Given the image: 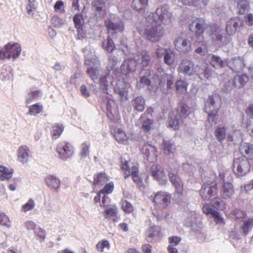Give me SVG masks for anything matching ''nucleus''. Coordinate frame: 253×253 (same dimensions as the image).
Returning <instances> with one entry per match:
<instances>
[{
  "mask_svg": "<svg viewBox=\"0 0 253 253\" xmlns=\"http://www.w3.org/2000/svg\"><path fill=\"white\" fill-rule=\"evenodd\" d=\"M148 25L145 29L144 35L146 39L153 42H159L165 35V29L161 23L153 21Z\"/></svg>",
  "mask_w": 253,
  "mask_h": 253,
  "instance_id": "f257e3e1",
  "label": "nucleus"
},
{
  "mask_svg": "<svg viewBox=\"0 0 253 253\" xmlns=\"http://www.w3.org/2000/svg\"><path fill=\"white\" fill-rule=\"evenodd\" d=\"M188 106L182 105L178 107L174 111H172L169 114V126L174 130H177L179 128V122L188 117L189 114Z\"/></svg>",
  "mask_w": 253,
  "mask_h": 253,
  "instance_id": "f03ea898",
  "label": "nucleus"
},
{
  "mask_svg": "<svg viewBox=\"0 0 253 253\" xmlns=\"http://www.w3.org/2000/svg\"><path fill=\"white\" fill-rule=\"evenodd\" d=\"M172 14L169 11L168 6L164 5L158 8L155 13H152L148 16V21H153L157 23L166 24L170 22Z\"/></svg>",
  "mask_w": 253,
  "mask_h": 253,
  "instance_id": "7ed1b4c3",
  "label": "nucleus"
},
{
  "mask_svg": "<svg viewBox=\"0 0 253 253\" xmlns=\"http://www.w3.org/2000/svg\"><path fill=\"white\" fill-rule=\"evenodd\" d=\"M221 103V99L217 94L210 95L205 101L204 111L208 114V119L210 120L217 116Z\"/></svg>",
  "mask_w": 253,
  "mask_h": 253,
  "instance_id": "20e7f679",
  "label": "nucleus"
},
{
  "mask_svg": "<svg viewBox=\"0 0 253 253\" xmlns=\"http://www.w3.org/2000/svg\"><path fill=\"white\" fill-rule=\"evenodd\" d=\"M21 47L18 43L8 42L2 49L0 48V59H16L20 54Z\"/></svg>",
  "mask_w": 253,
  "mask_h": 253,
  "instance_id": "39448f33",
  "label": "nucleus"
},
{
  "mask_svg": "<svg viewBox=\"0 0 253 253\" xmlns=\"http://www.w3.org/2000/svg\"><path fill=\"white\" fill-rule=\"evenodd\" d=\"M250 164L249 160L244 157H240L234 160L233 170L239 176H242L250 170Z\"/></svg>",
  "mask_w": 253,
  "mask_h": 253,
  "instance_id": "423d86ee",
  "label": "nucleus"
},
{
  "mask_svg": "<svg viewBox=\"0 0 253 253\" xmlns=\"http://www.w3.org/2000/svg\"><path fill=\"white\" fill-rule=\"evenodd\" d=\"M171 195L166 192L159 191L154 194L153 202L158 210L166 209L170 203Z\"/></svg>",
  "mask_w": 253,
  "mask_h": 253,
  "instance_id": "0eeeda50",
  "label": "nucleus"
},
{
  "mask_svg": "<svg viewBox=\"0 0 253 253\" xmlns=\"http://www.w3.org/2000/svg\"><path fill=\"white\" fill-rule=\"evenodd\" d=\"M210 31L209 34L212 36L213 41L216 44L220 45L227 44L229 42V39L222 35V30L215 23L209 26Z\"/></svg>",
  "mask_w": 253,
  "mask_h": 253,
  "instance_id": "6e6552de",
  "label": "nucleus"
},
{
  "mask_svg": "<svg viewBox=\"0 0 253 253\" xmlns=\"http://www.w3.org/2000/svg\"><path fill=\"white\" fill-rule=\"evenodd\" d=\"M210 25L207 23L205 19L197 17L189 23V27L190 31L195 32L196 37H201Z\"/></svg>",
  "mask_w": 253,
  "mask_h": 253,
  "instance_id": "1a4fd4ad",
  "label": "nucleus"
},
{
  "mask_svg": "<svg viewBox=\"0 0 253 253\" xmlns=\"http://www.w3.org/2000/svg\"><path fill=\"white\" fill-rule=\"evenodd\" d=\"M59 157L63 160H66L74 154V147L69 142L63 141L59 143L56 147Z\"/></svg>",
  "mask_w": 253,
  "mask_h": 253,
  "instance_id": "9d476101",
  "label": "nucleus"
},
{
  "mask_svg": "<svg viewBox=\"0 0 253 253\" xmlns=\"http://www.w3.org/2000/svg\"><path fill=\"white\" fill-rule=\"evenodd\" d=\"M217 185L214 180L210 183H204L200 190V194L204 200H209L217 193Z\"/></svg>",
  "mask_w": 253,
  "mask_h": 253,
  "instance_id": "9b49d317",
  "label": "nucleus"
},
{
  "mask_svg": "<svg viewBox=\"0 0 253 253\" xmlns=\"http://www.w3.org/2000/svg\"><path fill=\"white\" fill-rule=\"evenodd\" d=\"M178 73L188 76L193 75L196 71L195 64L192 60L184 58L181 60L177 69Z\"/></svg>",
  "mask_w": 253,
  "mask_h": 253,
  "instance_id": "f8f14e48",
  "label": "nucleus"
},
{
  "mask_svg": "<svg viewBox=\"0 0 253 253\" xmlns=\"http://www.w3.org/2000/svg\"><path fill=\"white\" fill-rule=\"evenodd\" d=\"M150 173L153 179L158 181L160 184H165L167 183V176L161 166L153 165L150 168Z\"/></svg>",
  "mask_w": 253,
  "mask_h": 253,
  "instance_id": "ddd939ff",
  "label": "nucleus"
},
{
  "mask_svg": "<svg viewBox=\"0 0 253 253\" xmlns=\"http://www.w3.org/2000/svg\"><path fill=\"white\" fill-rule=\"evenodd\" d=\"M175 48L180 53H187L192 49L189 40L182 37H178L174 42Z\"/></svg>",
  "mask_w": 253,
  "mask_h": 253,
  "instance_id": "4468645a",
  "label": "nucleus"
},
{
  "mask_svg": "<svg viewBox=\"0 0 253 253\" xmlns=\"http://www.w3.org/2000/svg\"><path fill=\"white\" fill-rule=\"evenodd\" d=\"M159 80V86L161 88H164L165 84L166 88L164 89V92L168 93L170 92L172 89L174 83V78L173 75L169 74H164L162 75Z\"/></svg>",
  "mask_w": 253,
  "mask_h": 253,
  "instance_id": "2eb2a0df",
  "label": "nucleus"
},
{
  "mask_svg": "<svg viewBox=\"0 0 253 253\" xmlns=\"http://www.w3.org/2000/svg\"><path fill=\"white\" fill-rule=\"evenodd\" d=\"M242 26V23L239 18H231L226 22V32L228 36H232Z\"/></svg>",
  "mask_w": 253,
  "mask_h": 253,
  "instance_id": "dca6fc26",
  "label": "nucleus"
},
{
  "mask_svg": "<svg viewBox=\"0 0 253 253\" xmlns=\"http://www.w3.org/2000/svg\"><path fill=\"white\" fill-rule=\"evenodd\" d=\"M91 8L96 16L103 17L106 14V1L104 0H93Z\"/></svg>",
  "mask_w": 253,
  "mask_h": 253,
  "instance_id": "f3484780",
  "label": "nucleus"
},
{
  "mask_svg": "<svg viewBox=\"0 0 253 253\" xmlns=\"http://www.w3.org/2000/svg\"><path fill=\"white\" fill-rule=\"evenodd\" d=\"M220 197L223 199H230L235 193L234 186L232 183L224 181L219 190Z\"/></svg>",
  "mask_w": 253,
  "mask_h": 253,
  "instance_id": "a211bd4d",
  "label": "nucleus"
},
{
  "mask_svg": "<svg viewBox=\"0 0 253 253\" xmlns=\"http://www.w3.org/2000/svg\"><path fill=\"white\" fill-rule=\"evenodd\" d=\"M137 63L133 58H129L125 60L121 65V68L122 72L125 75L134 72L136 69Z\"/></svg>",
  "mask_w": 253,
  "mask_h": 253,
  "instance_id": "6ab92c4d",
  "label": "nucleus"
},
{
  "mask_svg": "<svg viewBox=\"0 0 253 253\" xmlns=\"http://www.w3.org/2000/svg\"><path fill=\"white\" fill-rule=\"evenodd\" d=\"M134 57L137 64H139L142 68L148 67L151 60L150 55L146 50L138 51Z\"/></svg>",
  "mask_w": 253,
  "mask_h": 253,
  "instance_id": "aec40b11",
  "label": "nucleus"
},
{
  "mask_svg": "<svg viewBox=\"0 0 253 253\" xmlns=\"http://www.w3.org/2000/svg\"><path fill=\"white\" fill-rule=\"evenodd\" d=\"M104 24L108 31H112L115 33H122L125 30V24L122 20L114 23L111 20H107L105 21Z\"/></svg>",
  "mask_w": 253,
  "mask_h": 253,
  "instance_id": "412c9836",
  "label": "nucleus"
},
{
  "mask_svg": "<svg viewBox=\"0 0 253 253\" xmlns=\"http://www.w3.org/2000/svg\"><path fill=\"white\" fill-rule=\"evenodd\" d=\"M239 150L242 157H244L248 160L253 159V145L247 142H243L240 145Z\"/></svg>",
  "mask_w": 253,
  "mask_h": 253,
  "instance_id": "4be33fe9",
  "label": "nucleus"
},
{
  "mask_svg": "<svg viewBox=\"0 0 253 253\" xmlns=\"http://www.w3.org/2000/svg\"><path fill=\"white\" fill-rule=\"evenodd\" d=\"M110 179L109 176L104 171H101L93 176V185L96 186H102Z\"/></svg>",
  "mask_w": 253,
  "mask_h": 253,
  "instance_id": "5701e85b",
  "label": "nucleus"
},
{
  "mask_svg": "<svg viewBox=\"0 0 253 253\" xmlns=\"http://www.w3.org/2000/svg\"><path fill=\"white\" fill-rule=\"evenodd\" d=\"M106 209L104 211L103 214L104 218L107 219H110L112 218L114 222L117 220V215L118 213V208L116 205H112L109 207H106Z\"/></svg>",
  "mask_w": 253,
  "mask_h": 253,
  "instance_id": "b1692460",
  "label": "nucleus"
},
{
  "mask_svg": "<svg viewBox=\"0 0 253 253\" xmlns=\"http://www.w3.org/2000/svg\"><path fill=\"white\" fill-rule=\"evenodd\" d=\"M112 133L113 134L116 141L119 143L125 144L129 139L128 136L121 128H115L111 130Z\"/></svg>",
  "mask_w": 253,
  "mask_h": 253,
  "instance_id": "393cba45",
  "label": "nucleus"
},
{
  "mask_svg": "<svg viewBox=\"0 0 253 253\" xmlns=\"http://www.w3.org/2000/svg\"><path fill=\"white\" fill-rule=\"evenodd\" d=\"M135 168H138V167L134 165L130 167L128 165V161L125 160H121L120 163V169L123 173L125 179L127 178L130 176L132 174V171H133L132 169Z\"/></svg>",
  "mask_w": 253,
  "mask_h": 253,
  "instance_id": "a878e982",
  "label": "nucleus"
},
{
  "mask_svg": "<svg viewBox=\"0 0 253 253\" xmlns=\"http://www.w3.org/2000/svg\"><path fill=\"white\" fill-rule=\"evenodd\" d=\"M30 150L27 146H21L18 150V159L24 164L28 162Z\"/></svg>",
  "mask_w": 253,
  "mask_h": 253,
  "instance_id": "bb28decb",
  "label": "nucleus"
},
{
  "mask_svg": "<svg viewBox=\"0 0 253 253\" xmlns=\"http://www.w3.org/2000/svg\"><path fill=\"white\" fill-rule=\"evenodd\" d=\"M175 60V53L174 51L170 48H167L165 50V53L164 54V63L168 66H171L173 64Z\"/></svg>",
  "mask_w": 253,
  "mask_h": 253,
  "instance_id": "cd10ccee",
  "label": "nucleus"
},
{
  "mask_svg": "<svg viewBox=\"0 0 253 253\" xmlns=\"http://www.w3.org/2000/svg\"><path fill=\"white\" fill-rule=\"evenodd\" d=\"M233 80L236 88L239 89L244 86L249 81V77L245 74L241 75H237Z\"/></svg>",
  "mask_w": 253,
  "mask_h": 253,
  "instance_id": "c85d7f7f",
  "label": "nucleus"
},
{
  "mask_svg": "<svg viewBox=\"0 0 253 253\" xmlns=\"http://www.w3.org/2000/svg\"><path fill=\"white\" fill-rule=\"evenodd\" d=\"M208 57H210L209 62L212 67L215 69L223 67L224 62L219 56L213 54H209Z\"/></svg>",
  "mask_w": 253,
  "mask_h": 253,
  "instance_id": "c756f323",
  "label": "nucleus"
},
{
  "mask_svg": "<svg viewBox=\"0 0 253 253\" xmlns=\"http://www.w3.org/2000/svg\"><path fill=\"white\" fill-rule=\"evenodd\" d=\"M150 76L151 72L150 70H146L145 74L140 77L139 82L138 83L137 86L140 87H144L146 86L150 89L149 87L151 84V82L150 79Z\"/></svg>",
  "mask_w": 253,
  "mask_h": 253,
  "instance_id": "7c9ffc66",
  "label": "nucleus"
},
{
  "mask_svg": "<svg viewBox=\"0 0 253 253\" xmlns=\"http://www.w3.org/2000/svg\"><path fill=\"white\" fill-rule=\"evenodd\" d=\"M46 185L50 188L57 189L60 185V180L56 177L53 175H49L45 179Z\"/></svg>",
  "mask_w": 253,
  "mask_h": 253,
  "instance_id": "2f4dec72",
  "label": "nucleus"
},
{
  "mask_svg": "<svg viewBox=\"0 0 253 253\" xmlns=\"http://www.w3.org/2000/svg\"><path fill=\"white\" fill-rule=\"evenodd\" d=\"M132 104L134 109L142 112L145 109V100L142 96H137L132 100Z\"/></svg>",
  "mask_w": 253,
  "mask_h": 253,
  "instance_id": "473e14b6",
  "label": "nucleus"
},
{
  "mask_svg": "<svg viewBox=\"0 0 253 253\" xmlns=\"http://www.w3.org/2000/svg\"><path fill=\"white\" fill-rule=\"evenodd\" d=\"M160 231V228L157 226H153L150 227L146 232V240L148 242H151V240L159 236Z\"/></svg>",
  "mask_w": 253,
  "mask_h": 253,
  "instance_id": "72a5a7b5",
  "label": "nucleus"
},
{
  "mask_svg": "<svg viewBox=\"0 0 253 253\" xmlns=\"http://www.w3.org/2000/svg\"><path fill=\"white\" fill-rule=\"evenodd\" d=\"M214 135L219 142H222L226 136V128L224 126H218L215 129Z\"/></svg>",
  "mask_w": 253,
  "mask_h": 253,
  "instance_id": "f704fd0d",
  "label": "nucleus"
},
{
  "mask_svg": "<svg viewBox=\"0 0 253 253\" xmlns=\"http://www.w3.org/2000/svg\"><path fill=\"white\" fill-rule=\"evenodd\" d=\"M164 153L167 155L173 154L176 150L175 145L170 141H164L163 143Z\"/></svg>",
  "mask_w": 253,
  "mask_h": 253,
  "instance_id": "c9c22d12",
  "label": "nucleus"
},
{
  "mask_svg": "<svg viewBox=\"0 0 253 253\" xmlns=\"http://www.w3.org/2000/svg\"><path fill=\"white\" fill-rule=\"evenodd\" d=\"M253 227V218H249L243 222L240 228L245 236H247Z\"/></svg>",
  "mask_w": 253,
  "mask_h": 253,
  "instance_id": "e433bc0d",
  "label": "nucleus"
},
{
  "mask_svg": "<svg viewBox=\"0 0 253 253\" xmlns=\"http://www.w3.org/2000/svg\"><path fill=\"white\" fill-rule=\"evenodd\" d=\"M13 170L3 166H0V179L4 180L10 179L12 175Z\"/></svg>",
  "mask_w": 253,
  "mask_h": 253,
  "instance_id": "4c0bfd02",
  "label": "nucleus"
},
{
  "mask_svg": "<svg viewBox=\"0 0 253 253\" xmlns=\"http://www.w3.org/2000/svg\"><path fill=\"white\" fill-rule=\"evenodd\" d=\"M43 111V106L39 103H35L29 106L28 114L37 116Z\"/></svg>",
  "mask_w": 253,
  "mask_h": 253,
  "instance_id": "58836bf2",
  "label": "nucleus"
},
{
  "mask_svg": "<svg viewBox=\"0 0 253 253\" xmlns=\"http://www.w3.org/2000/svg\"><path fill=\"white\" fill-rule=\"evenodd\" d=\"M102 47L109 53H112L116 48L115 45L113 40L108 36L106 40L102 42Z\"/></svg>",
  "mask_w": 253,
  "mask_h": 253,
  "instance_id": "ea45409f",
  "label": "nucleus"
},
{
  "mask_svg": "<svg viewBox=\"0 0 253 253\" xmlns=\"http://www.w3.org/2000/svg\"><path fill=\"white\" fill-rule=\"evenodd\" d=\"M148 3V0H133L132 7L133 9L139 11L145 9Z\"/></svg>",
  "mask_w": 253,
  "mask_h": 253,
  "instance_id": "a19ab883",
  "label": "nucleus"
},
{
  "mask_svg": "<svg viewBox=\"0 0 253 253\" xmlns=\"http://www.w3.org/2000/svg\"><path fill=\"white\" fill-rule=\"evenodd\" d=\"M64 127L62 125L55 124L52 126V130L51 135L52 138L57 139L61 135Z\"/></svg>",
  "mask_w": 253,
  "mask_h": 253,
  "instance_id": "79ce46f5",
  "label": "nucleus"
},
{
  "mask_svg": "<svg viewBox=\"0 0 253 253\" xmlns=\"http://www.w3.org/2000/svg\"><path fill=\"white\" fill-rule=\"evenodd\" d=\"M187 83L183 80H178L175 83L176 90L180 94H184L187 92Z\"/></svg>",
  "mask_w": 253,
  "mask_h": 253,
  "instance_id": "37998d69",
  "label": "nucleus"
},
{
  "mask_svg": "<svg viewBox=\"0 0 253 253\" xmlns=\"http://www.w3.org/2000/svg\"><path fill=\"white\" fill-rule=\"evenodd\" d=\"M237 8L239 14H244L249 8V2L246 0H239Z\"/></svg>",
  "mask_w": 253,
  "mask_h": 253,
  "instance_id": "c03bdc74",
  "label": "nucleus"
},
{
  "mask_svg": "<svg viewBox=\"0 0 253 253\" xmlns=\"http://www.w3.org/2000/svg\"><path fill=\"white\" fill-rule=\"evenodd\" d=\"M154 126V121L153 120L147 119L142 122V130L145 133L149 132Z\"/></svg>",
  "mask_w": 253,
  "mask_h": 253,
  "instance_id": "a18cd8bd",
  "label": "nucleus"
},
{
  "mask_svg": "<svg viewBox=\"0 0 253 253\" xmlns=\"http://www.w3.org/2000/svg\"><path fill=\"white\" fill-rule=\"evenodd\" d=\"M168 176L170 181L174 186L178 185V184L179 185L183 184L181 178L178 175L177 172L175 173L173 172L169 171L168 173Z\"/></svg>",
  "mask_w": 253,
  "mask_h": 253,
  "instance_id": "49530a36",
  "label": "nucleus"
},
{
  "mask_svg": "<svg viewBox=\"0 0 253 253\" xmlns=\"http://www.w3.org/2000/svg\"><path fill=\"white\" fill-rule=\"evenodd\" d=\"M105 185L103 188L99 190V193L103 195H108L111 194L114 190V183L111 181L108 183L105 184Z\"/></svg>",
  "mask_w": 253,
  "mask_h": 253,
  "instance_id": "de8ad7c7",
  "label": "nucleus"
},
{
  "mask_svg": "<svg viewBox=\"0 0 253 253\" xmlns=\"http://www.w3.org/2000/svg\"><path fill=\"white\" fill-rule=\"evenodd\" d=\"M133 171L130 176L132 177L133 182L137 185L140 186L142 184V179L139 174V168L133 169Z\"/></svg>",
  "mask_w": 253,
  "mask_h": 253,
  "instance_id": "09e8293b",
  "label": "nucleus"
},
{
  "mask_svg": "<svg viewBox=\"0 0 253 253\" xmlns=\"http://www.w3.org/2000/svg\"><path fill=\"white\" fill-rule=\"evenodd\" d=\"M121 205L122 209L125 213L129 214L133 211L134 208L133 206L127 201L122 200Z\"/></svg>",
  "mask_w": 253,
  "mask_h": 253,
  "instance_id": "8fccbe9b",
  "label": "nucleus"
},
{
  "mask_svg": "<svg viewBox=\"0 0 253 253\" xmlns=\"http://www.w3.org/2000/svg\"><path fill=\"white\" fill-rule=\"evenodd\" d=\"M73 21L76 29L83 28L84 20L82 15L77 14L73 17Z\"/></svg>",
  "mask_w": 253,
  "mask_h": 253,
  "instance_id": "3c124183",
  "label": "nucleus"
},
{
  "mask_svg": "<svg viewBox=\"0 0 253 253\" xmlns=\"http://www.w3.org/2000/svg\"><path fill=\"white\" fill-rule=\"evenodd\" d=\"M212 206L216 209L223 211L225 209V204L220 199L215 198L211 200Z\"/></svg>",
  "mask_w": 253,
  "mask_h": 253,
  "instance_id": "603ef678",
  "label": "nucleus"
},
{
  "mask_svg": "<svg viewBox=\"0 0 253 253\" xmlns=\"http://www.w3.org/2000/svg\"><path fill=\"white\" fill-rule=\"evenodd\" d=\"M89 147L90 143L89 142H85L81 144L80 156L82 158H85L88 155Z\"/></svg>",
  "mask_w": 253,
  "mask_h": 253,
  "instance_id": "864d4df0",
  "label": "nucleus"
},
{
  "mask_svg": "<svg viewBox=\"0 0 253 253\" xmlns=\"http://www.w3.org/2000/svg\"><path fill=\"white\" fill-rule=\"evenodd\" d=\"M175 191L174 193V197L176 199L181 200L183 195V184H181L174 186Z\"/></svg>",
  "mask_w": 253,
  "mask_h": 253,
  "instance_id": "5fc2aeb1",
  "label": "nucleus"
},
{
  "mask_svg": "<svg viewBox=\"0 0 253 253\" xmlns=\"http://www.w3.org/2000/svg\"><path fill=\"white\" fill-rule=\"evenodd\" d=\"M110 244L107 240H103L99 241L96 245V250L99 252H103L104 249L109 250L110 249Z\"/></svg>",
  "mask_w": 253,
  "mask_h": 253,
  "instance_id": "6e6d98bb",
  "label": "nucleus"
},
{
  "mask_svg": "<svg viewBox=\"0 0 253 253\" xmlns=\"http://www.w3.org/2000/svg\"><path fill=\"white\" fill-rule=\"evenodd\" d=\"M35 206L34 201L30 199L27 203L23 205L22 207L21 211L23 212H26L28 211L33 210Z\"/></svg>",
  "mask_w": 253,
  "mask_h": 253,
  "instance_id": "4d7b16f0",
  "label": "nucleus"
},
{
  "mask_svg": "<svg viewBox=\"0 0 253 253\" xmlns=\"http://www.w3.org/2000/svg\"><path fill=\"white\" fill-rule=\"evenodd\" d=\"M232 215L235 219H240L245 218L247 216V213L245 211L236 209L232 211Z\"/></svg>",
  "mask_w": 253,
  "mask_h": 253,
  "instance_id": "13d9d810",
  "label": "nucleus"
},
{
  "mask_svg": "<svg viewBox=\"0 0 253 253\" xmlns=\"http://www.w3.org/2000/svg\"><path fill=\"white\" fill-rule=\"evenodd\" d=\"M237 89L234 85V81L233 79L229 80L224 84L222 90L225 92H229L233 89Z\"/></svg>",
  "mask_w": 253,
  "mask_h": 253,
  "instance_id": "bf43d9fd",
  "label": "nucleus"
},
{
  "mask_svg": "<svg viewBox=\"0 0 253 253\" xmlns=\"http://www.w3.org/2000/svg\"><path fill=\"white\" fill-rule=\"evenodd\" d=\"M228 64L229 68L235 72H237L239 67L241 66V61L237 59H232Z\"/></svg>",
  "mask_w": 253,
  "mask_h": 253,
  "instance_id": "052dcab7",
  "label": "nucleus"
},
{
  "mask_svg": "<svg viewBox=\"0 0 253 253\" xmlns=\"http://www.w3.org/2000/svg\"><path fill=\"white\" fill-rule=\"evenodd\" d=\"M40 90H34L30 92L28 94V97L26 100V104L30 103L33 100L38 98L40 95Z\"/></svg>",
  "mask_w": 253,
  "mask_h": 253,
  "instance_id": "680f3d73",
  "label": "nucleus"
},
{
  "mask_svg": "<svg viewBox=\"0 0 253 253\" xmlns=\"http://www.w3.org/2000/svg\"><path fill=\"white\" fill-rule=\"evenodd\" d=\"M154 149L155 148L152 145L145 143L142 146L141 151L144 154L148 157L150 155V151H153Z\"/></svg>",
  "mask_w": 253,
  "mask_h": 253,
  "instance_id": "e2e57ef3",
  "label": "nucleus"
},
{
  "mask_svg": "<svg viewBox=\"0 0 253 253\" xmlns=\"http://www.w3.org/2000/svg\"><path fill=\"white\" fill-rule=\"evenodd\" d=\"M87 74L93 80L97 79V69L96 67L92 66L88 68L86 71Z\"/></svg>",
  "mask_w": 253,
  "mask_h": 253,
  "instance_id": "0e129e2a",
  "label": "nucleus"
},
{
  "mask_svg": "<svg viewBox=\"0 0 253 253\" xmlns=\"http://www.w3.org/2000/svg\"><path fill=\"white\" fill-rule=\"evenodd\" d=\"M9 218L4 213L0 212V225L9 226Z\"/></svg>",
  "mask_w": 253,
  "mask_h": 253,
  "instance_id": "69168bd1",
  "label": "nucleus"
},
{
  "mask_svg": "<svg viewBox=\"0 0 253 253\" xmlns=\"http://www.w3.org/2000/svg\"><path fill=\"white\" fill-rule=\"evenodd\" d=\"M203 211L206 214L213 215V213L215 212L216 211L209 204H205L203 207Z\"/></svg>",
  "mask_w": 253,
  "mask_h": 253,
  "instance_id": "338daca9",
  "label": "nucleus"
},
{
  "mask_svg": "<svg viewBox=\"0 0 253 253\" xmlns=\"http://www.w3.org/2000/svg\"><path fill=\"white\" fill-rule=\"evenodd\" d=\"M212 216L214 218V220L216 224H225L223 218L221 217L220 213L217 211L213 213Z\"/></svg>",
  "mask_w": 253,
  "mask_h": 253,
  "instance_id": "774afa93",
  "label": "nucleus"
}]
</instances>
